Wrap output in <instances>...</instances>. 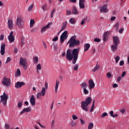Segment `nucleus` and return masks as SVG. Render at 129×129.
I'll return each instance as SVG.
<instances>
[{
  "label": "nucleus",
  "mask_w": 129,
  "mask_h": 129,
  "mask_svg": "<svg viewBox=\"0 0 129 129\" xmlns=\"http://www.w3.org/2000/svg\"><path fill=\"white\" fill-rule=\"evenodd\" d=\"M80 120L81 121V124H84V123H85L84 120H83V119H82V118L80 119Z\"/></svg>",
  "instance_id": "nucleus-58"
},
{
  "label": "nucleus",
  "mask_w": 129,
  "mask_h": 129,
  "mask_svg": "<svg viewBox=\"0 0 129 129\" xmlns=\"http://www.w3.org/2000/svg\"><path fill=\"white\" fill-rule=\"evenodd\" d=\"M117 46L118 44H114L111 46V49L113 52L116 51V49H117Z\"/></svg>",
  "instance_id": "nucleus-23"
},
{
  "label": "nucleus",
  "mask_w": 129,
  "mask_h": 129,
  "mask_svg": "<svg viewBox=\"0 0 129 129\" xmlns=\"http://www.w3.org/2000/svg\"><path fill=\"white\" fill-rule=\"evenodd\" d=\"M59 84H60V81L57 79L56 80L55 87V92L57 93L58 92V87H59Z\"/></svg>",
  "instance_id": "nucleus-19"
},
{
  "label": "nucleus",
  "mask_w": 129,
  "mask_h": 129,
  "mask_svg": "<svg viewBox=\"0 0 129 129\" xmlns=\"http://www.w3.org/2000/svg\"><path fill=\"white\" fill-rule=\"evenodd\" d=\"M66 39L67 38L60 36V43H61V44L63 43V42H64V41L66 40Z\"/></svg>",
  "instance_id": "nucleus-39"
},
{
  "label": "nucleus",
  "mask_w": 129,
  "mask_h": 129,
  "mask_svg": "<svg viewBox=\"0 0 129 129\" xmlns=\"http://www.w3.org/2000/svg\"><path fill=\"white\" fill-rule=\"evenodd\" d=\"M30 102L31 104V105L33 106L35 105L36 104V99H35V96H34V95H32L31 96V97L30 99Z\"/></svg>",
  "instance_id": "nucleus-15"
},
{
  "label": "nucleus",
  "mask_w": 129,
  "mask_h": 129,
  "mask_svg": "<svg viewBox=\"0 0 129 129\" xmlns=\"http://www.w3.org/2000/svg\"><path fill=\"white\" fill-rule=\"evenodd\" d=\"M68 34V31H65L64 32L62 33V35H61L60 36L63 37V38H66L67 39V38H68V35H67Z\"/></svg>",
  "instance_id": "nucleus-27"
},
{
  "label": "nucleus",
  "mask_w": 129,
  "mask_h": 129,
  "mask_svg": "<svg viewBox=\"0 0 129 129\" xmlns=\"http://www.w3.org/2000/svg\"><path fill=\"white\" fill-rule=\"evenodd\" d=\"M5 127L6 129H9V128H10V125L8 123L5 124Z\"/></svg>",
  "instance_id": "nucleus-50"
},
{
  "label": "nucleus",
  "mask_w": 129,
  "mask_h": 129,
  "mask_svg": "<svg viewBox=\"0 0 129 129\" xmlns=\"http://www.w3.org/2000/svg\"><path fill=\"white\" fill-rule=\"evenodd\" d=\"M42 9L43 12H46L47 11V4H45L44 5L42 6Z\"/></svg>",
  "instance_id": "nucleus-35"
},
{
  "label": "nucleus",
  "mask_w": 129,
  "mask_h": 129,
  "mask_svg": "<svg viewBox=\"0 0 129 129\" xmlns=\"http://www.w3.org/2000/svg\"><path fill=\"white\" fill-rule=\"evenodd\" d=\"M14 32L11 31L10 33V35L8 36V40L10 43H13L15 41V36L13 35Z\"/></svg>",
  "instance_id": "nucleus-8"
},
{
  "label": "nucleus",
  "mask_w": 129,
  "mask_h": 129,
  "mask_svg": "<svg viewBox=\"0 0 129 129\" xmlns=\"http://www.w3.org/2000/svg\"><path fill=\"white\" fill-rule=\"evenodd\" d=\"M6 53V44L2 43L1 46V54L2 56H4Z\"/></svg>",
  "instance_id": "nucleus-9"
},
{
  "label": "nucleus",
  "mask_w": 129,
  "mask_h": 129,
  "mask_svg": "<svg viewBox=\"0 0 129 129\" xmlns=\"http://www.w3.org/2000/svg\"><path fill=\"white\" fill-rule=\"evenodd\" d=\"M21 76V70L20 69L17 70V72L15 73V77H18V76Z\"/></svg>",
  "instance_id": "nucleus-29"
},
{
  "label": "nucleus",
  "mask_w": 129,
  "mask_h": 129,
  "mask_svg": "<svg viewBox=\"0 0 129 129\" xmlns=\"http://www.w3.org/2000/svg\"><path fill=\"white\" fill-rule=\"evenodd\" d=\"M45 90L46 89H48V83L47 82L45 83Z\"/></svg>",
  "instance_id": "nucleus-60"
},
{
  "label": "nucleus",
  "mask_w": 129,
  "mask_h": 129,
  "mask_svg": "<svg viewBox=\"0 0 129 129\" xmlns=\"http://www.w3.org/2000/svg\"><path fill=\"white\" fill-rule=\"evenodd\" d=\"M33 61L34 64H38L39 57L37 56H34L33 58Z\"/></svg>",
  "instance_id": "nucleus-24"
},
{
  "label": "nucleus",
  "mask_w": 129,
  "mask_h": 129,
  "mask_svg": "<svg viewBox=\"0 0 129 129\" xmlns=\"http://www.w3.org/2000/svg\"><path fill=\"white\" fill-rule=\"evenodd\" d=\"M118 26H119V23L118 22H117L114 26V27L116 28V31H117V30H118Z\"/></svg>",
  "instance_id": "nucleus-43"
},
{
  "label": "nucleus",
  "mask_w": 129,
  "mask_h": 129,
  "mask_svg": "<svg viewBox=\"0 0 129 129\" xmlns=\"http://www.w3.org/2000/svg\"><path fill=\"white\" fill-rule=\"evenodd\" d=\"M72 118H73V119L75 120V119H78V117H77V116H76V115L74 114V115H72Z\"/></svg>",
  "instance_id": "nucleus-45"
},
{
  "label": "nucleus",
  "mask_w": 129,
  "mask_h": 129,
  "mask_svg": "<svg viewBox=\"0 0 129 129\" xmlns=\"http://www.w3.org/2000/svg\"><path fill=\"white\" fill-rule=\"evenodd\" d=\"M26 84L24 82H17L15 84L16 88H21L22 86H24Z\"/></svg>",
  "instance_id": "nucleus-12"
},
{
  "label": "nucleus",
  "mask_w": 129,
  "mask_h": 129,
  "mask_svg": "<svg viewBox=\"0 0 129 129\" xmlns=\"http://www.w3.org/2000/svg\"><path fill=\"white\" fill-rule=\"evenodd\" d=\"M42 96H45L46 95V89L44 87L42 88L41 91L40 92Z\"/></svg>",
  "instance_id": "nucleus-26"
},
{
  "label": "nucleus",
  "mask_w": 129,
  "mask_h": 129,
  "mask_svg": "<svg viewBox=\"0 0 129 129\" xmlns=\"http://www.w3.org/2000/svg\"><path fill=\"white\" fill-rule=\"evenodd\" d=\"M125 74H126V73L125 71L123 72L121 75L122 77H124L125 76Z\"/></svg>",
  "instance_id": "nucleus-61"
},
{
  "label": "nucleus",
  "mask_w": 129,
  "mask_h": 129,
  "mask_svg": "<svg viewBox=\"0 0 129 129\" xmlns=\"http://www.w3.org/2000/svg\"><path fill=\"white\" fill-rule=\"evenodd\" d=\"M34 24H35V20L31 19L30 22V28H33V27H34Z\"/></svg>",
  "instance_id": "nucleus-30"
},
{
  "label": "nucleus",
  "mask_w": 129,
  "mask_h": 129,
  "mask_svg": "<svg viewBox=\"0 0 129 129\" xmlns=\"http://www.w3.org/2000/svg\"><path fill=\"white\" fill-rule=\"evenodd\" d=\"M99 68H100V66H99V64H98V62H97L94 69L92 70L93 72H95V71L98 70Z\"/></svg>",
  "instance_id": "nucleus-28"
},
{
  "label": "nucleus",
  "mask_w": 129,
  "mask_h": 129,
  "mask_svg": "<svg viewBox=\"0 0 129 129\" xmlns=\"http://www.w3.org/2000/svg\"><path fill=\"white\" fill-rule=\"evenodd\" d=\"M42 96V94H41L40 92L36 94V99H42V98L41 97Z\"/></svg>",
  "instance_id": "nucleus-32"
},
{
  "label": "nucleus",
  "mask_w": 129,
  "mask_h": 129,
  "mask_svg": "<svg viewBox=\"0 0 129 129\" xmlns=\"http://www.w3.org/2000/svg\"><path fill=\"white\" fill-rule=\"evenodd\" d=\"M66 27H67V21H65L63 23L60 31H63V30H65V29H66Z\"/></svg>",
  "instance_id": "nucleus-25"
},
{
  "label": "nucleus",
  "mask_w": 129,
  "mask_h": 129,
  "mask_svg": "<svg viewBox=\"0 0 129 129\" xmlns=\"http://www.w3.org/2000/svg\"><path fill=\"white\" fill-rule=\"evenodd\" d=\"M18 108H21L22 106H23V102L22 101H20L18 105H17Z\"/></svg>",
  "instance_id": "nucleus-40"
},
{
  "label": "nucleus",
  "mask_w": 129,
  "mask_h": 129,
  "mask_svg": "<svg viewBox=\"0 0 129 129\" xmlns=\"http://www.w3.org/2000/svg\"><path fill=\"white\" fill-rule=\"evenodd\" d=\"M50 25H51V23H49L46 26L43 27L41 29V31H40L41 33H44L46 31V30H48V29H49V28H50Z\"/></svg>",
  "instance_id": "nucleus-18"
},
{
  "label": "nucleus",
  "mask_w": 129,
  "mask_h": 129,
  "mask_svg": "<svg viewBox=\"0 0 129 129\" xmlns=\"http://www.w3.org/2000/svg\"><path fill=\"white\" fill-rule=\"evenodd\" d=\"M81 87H83L84 89L85 88H87V85L86 83H82L81 84Z\"/></svg>",
  "instance_id": "nucleus-37"
},
{
  "label": "nucleus",
  "mask_w": 129,
  "mask_h": 129,
  "mask_svg": "<svg viewBox=\"0 0 129 129\" xmlns=\"http://www.w3.org/2000/svg\"><path fill=\"white\" fill-rule=\"evenodd\" d=\"M85 3V0H79L80 9H85V6L84 5Z\"/></svg>",
  "instance_id": "nucleus-16"
},
{
  "label": "nucleus",
  "mask_w": 129,
  "mask_h": 129,
  "mask_svg": "<svg viewBox=\"0 0 129 129\" xmlns=\"http://www.w3.org/2000/svg\"><path fill=\"white\" fill-rule=\"evenodd\" d=\"M69 42H70L69 44V47L70 48H74V47L79 46V44H80V41L78 40H76V35L71 37L69 40Z\"/></svg>",
  "instance_id": "nucleus-3"
},
{
  "label": "nucleus",
  "mask_w": 129,
  "mask_h": 129,
  "mask_svg": "<svg viewBox=\"0 0 129 129\" xmlns=\"http://www.w3.org/2000/svg\"><path fill=\"white\" fill-rule=\"evenodd\" d=\"M36 123H37V124H38L39 125H40V126H41V127H42L43 128H44V127H45L44 126H43L42 125V124H41V123H40V122H36Z\"/></svg>",
  "instance_id": "nucleus-54"
},
{
  "label": "nucleus",
  "mask_w": 129,
  "mask_h": 129,
  "mask_svg": "<svg viewBox=\"0 0 129 129\" xmlns=\"http://www.w3.org/2000/svg\"><path fill=\"white\" fill-rule=\"evenodd\" d=\"M106 76L108 79L111 77V75L110 73H107L106 74Z\"/></svg>",
  "instance_id": "nucleus-48"
},
{
  "label": "nucleus",
  "mask_w": 129,
  "mask_h": 129,
  "mask_svg": "<svg viewBox=\"0 0 129 129\" xmlns=\"http://www.w3.org/2000/svg\"><path fill=\"white\" fill-rule=\"evenodd\" d=\"M9 98V96L8 95L6 94V92H4L3 93V95L1 96V101H0V103L1 102H3V105L4 106H6L7 105V102H8V98Z\"/></svg>",
  "instance_id": "nucleus-5"
},
{
  "label": "nucleus",
  "mask_w": 129,
  "mask_h": 129,
  "mask_svg": "<svg viewBox=\"0 0 129 129\" xmlns=\"http://www.w3.org/2000/svg\"><path fill=\"white\" fill-rule=\"evenodd\" d=\"M117 81L118 82H119V81H120V80H121V77H118L117 79H116Z\"/></svg>",
  "instance_id": "nucleus-62"
},
{
  "label": "nucleus",
  "mask_w": 129,
  "mask_h": 129,
  "mask_svg": "<svg viewBox=\"0 0 129 129\" xmlns=\"http://www.w3.org/2000/svg\"><path fill=\"white\" fill-rule=\"evenodd\" d=\"M107 38H108V32H106L104 33L103 36V40L104 42H105L106 40H107Z\"/></svg>",
  "instance_id": "nucleus-21"
},
{
  "label": "nucleus",
  "mask_w": 129,
  "mask_h": 129,
  "mask_svg": "<svg viewBox=\"0 0 129 129\" xmlns=\"http://www.w3.org/2000/svg\"><path fill=\"white\" fill-rule=\"evenodd\" d=\"M52 45L53 46V48H54V50H56V49L57 48V43H56L55 42H53Z\"/></svg>",
  "instance_id": "nucleus-47"
},
{
  "label": "nucleus",
  "mask_w": 129,
  "mask_h": 129,
  "mask_svg": "<svg viewBox=\"0 0 129 129\" xmlns=\"http://www.w3.org/2000/svg\"><path fill=\"white\" fill-rule=\"evenodd\" d=\"M106 115H107V113H106V112H104L102 114V117H105V116H106Z\"/></svg>",
  "instance_id": "nucleus-55"
},
{
  "label": "nucleus",
  "mask_w": 129,
  "mask_h": 129,
  "mask_svg": "<svg viewBox=\"0 0 129 129\" xmlns=\"http://www.w3.org/2000/svg\"><path fill=\"white\" fill-rule=\"evenodd\" d=\"M94 103H95V100L94 99L92 103V106L90 110L91 112H93V109H94Z\"/></svg>",
  "instance_id": "nucleus-31"
},
{
  "label": "nucleus",
  "mask_w": 129,
  "mask_h": 129,
  "mask_svg": "<svg viewBox=\"0 0 129 129\" xmlns=\"http://www.w3.org/2000/svg\"><path fill=\"white\" fill-rule=\"evenodd\" d=\"M79 67V66H78V64H75L74 67V70L75 71H77V70H78V68Z\"/></svg>",
  "instance_id": "nucleus-42"
},
{
  "label": "nucleus",
  "mask_w": 129,
  "mask_h": 129,
  "mask_svg": "<svg viewBox=\"0 0 129 129\" xmlns=\"http://www.w3.org/2000/svg\"><path fill=\"white\" fill-rule=\"evenodd\" d=\"M4 38H5V35L4 34L1 35L0 36V41H3Z\"/></svg>",
  "instance_id": "nucleus-49"
},
{
  "label": "nucleus",
  "mask_w": 129,
  "mask_h": 129,
  "mask_svg": "<svg viewBox=\"0 0 129 129\" xmlns=\"http://www.w3.org/2000/svg\"><path fill=\"white\" fill-rule=\"evenodd\" d=\"M17 26H18V28H24V22L23 21V18L22 17L20 16L17 17Z\"/></svg>",
  "instance_id": "nucleus-6"
},
{
  "label": "nucleus",
  "mask_w": 129,
  "mask_h": 129,
  "mask_svg": "<svg viewBox=\"0 0 129 129\" xmlns=\"http://www.w3.org/2000/svg\"><path fill=\"white\" fill-rule=\"evenodd\" d=\"M92 101V98L90 97H88L86 98L85 101L81 102V108L85 111H88V105L91 103Z\"/></svg>",
  "instance_id": "nucleus-2"
},
{
  "label": "nucleus",
  "mask_w": 129,
  "mask_h": 129,
  "mask_svg": "<svg viewBox=\"0 0 129 129\" xmlns=\"http://www.w3.org/2000/svg\"><path fill=\"white\" fill-rule=\"evenodd\" d=\"M93 125H94V124H93V123H92V122H90L89 123V125H88V129H91V128H92V127H93Z\"/></svg>",
  "instance_id": "nucleus-41"
},
{
  "label": "nucleus",
  "mask_w": 129,
  "mask_h": 129,
  "mask_svg": "<svg viewBox=\"0 0 129 129\" xmlns=\"http://www.w3.org/2000/svg\"><path fill=\"white\" fill-rule=\"evenodd\" d=\"M19 65L23 66L24 70L28 69V62H27V59L24 58V57H21L20 58Z\"/></svg>",
  "instance_id": "nucleus-4"
},
{
  "label": "nucleus",
  "mask_w": 129,
  "mask_h": 129,
  "mask_svg": "<svg viewBox=\"0 0 129 129\" xmlns=\"http://www.w3.org/2000/svg\"><path fill=\"white\" fill-rule=\"evenodd\" d=\"M89 48H90V44L89 43H86L84 44V52H86V51H88L89 50Z\"/></svg>",
  "instance_id": "nucleus-22"
},
{
  "label": "nucleus",
  "mask_w": 129,
  "mask_h": 129,
  "mask_svg": "<svg viewBox=\"0 0 129 129\" xmlns=\"http://www.w3.org/2000/svg\"><path fill=\"white\" fill-rule=\"evenodd\" d=\"M116 19V18L115 16H113V17H111L110 21H111V22H113V21H114Z\"/></svg>",
  "instance_id": "nucleus-52"
},
{
  "label": "nucleus",
  "mask_w": 129,
  "mask_h": 129,
  "mask_svg": "<svg viewBox=\"0 0 129 129\" xmlns=\"http://www.w3.org/2000/svg\"><path fill=\"white\" fill-rule=\"evenodd\" d=\"M89 88L90 89H92V88H94V86H95V84H94V82L92 79H90L89 81Z\"/></svg>",
  "instance_id": "nucleus-17"
},
{
  "label": "nucleus",
  "mask_w": 129,
  "mask_h": 129,
  "mask_svg": "<svg viewBox=\"0 0 129 129\" xmlns=\"http://www.w3.org/2000/svg\"><path fill=\"white\" fill-rule=\"evenodd\" d=\"M11 57H8L7 58V61H6V63L7 64V63H9V62H10L11 61Z\"/></svg>",
  "instance_id": "nucleus-51"
},
{
  "label": "nucleus",
  "mask_w": 129,
  "mask_h": 129,
  "mask_svg": "<svg viewBox=\"0 0 129 129\" xmlns=\"http://www.w3.org/2000/svg\"><path fill=\"white\" fill-rule=\"evenodd\" d=\"M80 48H74L73 50L68 49L67 50L66 58L69 61H72L73 64H75L78 59V54H79Z\"/></svg>",
  "instance_id": "nucleus-1"
},
{
  "label": "nucleus",
  "mask_w": 129,
  "mask_h": 129,
  "mask_svg": "<svg viewBox=\"0 0 129 129\" xmlns=\"http://www.w3.org/2000/svg\"><path fill=\"white\" fill-rule=\"evenodd\" d=\"M37 69V72L39 73V71L38 70H41L42 69V66H41V64L38 63L36 66Z\"/></svg>",
  "instance_id": "nucleus-33"
},
{
  "label": "nucleus",
  "mask_w": 129,
  "mask_h": 129,
  "mask_svg": "<svg viewBox=\"0 0 129 129\" xmlns=\"http://www.w3.org/2000/svg\"><path fill=\"white\" fill-rule=\"evenodd\" d=\"M8 25L9 29H11L14 28V23L13 22V20H12V19H9L8 20Z\"/></svg>",
  "instance_id": "nucleus-13"
},
{
  "label": "nucleus",
  "mask_w": 129,
  "mask_h": 129,
  "mask_svg": "<svg viewBox=\"0 0 129 129\" xmlns=\"http://www.w3.org/2000/svg\"><path fill=\"white\" fill-rule=\"evenodd\" d=\"M114 59L115 60V62L117 63H118V61H119L120 57H119V56L117 55L115 57H114Z\"/></svg>",
  "instance_id": "nucleus-34"
},
{
  "label": "nucleus",
  "mask_w": 129,
  "mask_h": 129,
  "mask_svg": "<svg viewBox=\"0 0 129 129\" xmlns=\"http://www.w3.org/2000/svg\"><path fill=\"white\" fill-rule=\"evenodd\" d=\"M57 40H58V36H56L53 39H52V41L56 42V41H57Z\"/></svg>",
  "instance_id": "nucleus-56"
},
{
  "label": "nucleus",
  "mask_w": 129,
  "mask_h": 129,
  "mask_svg": "<svg viewBox=\"0 0 129 129\" xmlns=\"http://www.w3.org/2000/svg\"><path fill=\"white\" fill-rule=\"evenodd\" d=\"M84 93L85 94H88V93H89V92L88 90H87V89H86V88L84 89Z\"/></svg>",
  "instance_id": "nucleus-46"
},
{
  "label": "nucleus",
  "mask_w": 129,
  "mask_h": 129,
  "mask_svg": "<svg viewBox=\"0 0 129 129\" xmlns=\"http://www.w3.org/2000/svg\"><path fill=\"white\" fill-rule=\"evenodd\" d=\"M109 10L107 9V5H104L100 10V13H107Z\"/></svg>",
  "instance_id": "nucleus-10"
},
{
  "label": "nucleus",
  "mask_w": 129,
  "mask_h": 129,
  "mask_svg": "<svg viewBox=\"0 0 129 129\" xmlns=\"http://www.w3.org/2000/svg\"><path fill=\"white\" fill-rule=\"evenodd\" d=\"M32 109H31V107H28L27 108H24L21 112L20 114H23L25 113V112H30L31 111Z\"/></svg>",
  "instance_id": "nucleus-14"
},
{
  "label": "nucleus",
  "mask_w": 129,
  "mask_h": 129,
  "mask_svg": "<svg viewBox=\"0 0 129 129\" xmlns=\"http://www.w3.org/2000/svg\"><path fill=\"white\" fill-rule=\"evenodd\" d=\"M72 14L74 15H79V12H78V10H77V9L75 6H74L73 8V10L72 11Z\"/></svg>",
  "instance_id": "nucleus-20"
},
{
  "label": "nucleus",
  "mask_w": 129,
  "mask_h": 129,
  "mask_svg": "<svg viewBox=\"0 0 129 129\" xmlns=\"http://www.w3.org/2000/svg\"><path fill=\"white\" fill-rule=\"evenodd\" d=\"M94 41V42H97L98 43H99V42H100V39L99 38H95Z\"/></svg>",
  "instance_id": "nucleus-53"
},
{
  "label": "nucleus",
  "mask_w": 129,
  "mask_h": 129,
  "mask_svg": "<svg viewBox=\"0 0 129 129\" xmlns=\"http://www.w3.org/2000/svg\"><path fill=\"white\" fill-rule=\"evenodd\" d=\"M70 23L72 25L75 24V19L74 18H71L70 20Z\"/></svg>",
  "instance_id": "nucleus-38"
},
{
  "label": "nucleus",
  "mask_w": 129,
  "mask_h": 129,
  "mask_svg": "<svg viewBox=\"0 0 129 129\" xmlns=\"http://www.w3.org/2000/svg\"><path fill=\"white\" fill-rule=\"evenodd\" d=\"M71 125L72 126H75V125H76V123H75L74 121H73L71 123Z\"/></svg>",
  "instance_id": "nucleus-64"
},
{
  "label": "nucleus",
  "mask_w": 129,
  "mask_h": 129,
  "mask_svg": "<svg viewBox=\"0 0 129 129\" xmlns=\"http://www.w3.org/2000/svg\"><path fill=\"white\" fill-rule=\"evenodd\" d=\"M71 10H67V13H66V15L67 16H70V15H71Z\"/></svg>",
  "instance_id": "nucleus-44"
},
{
  "label": "nucleus",
  "mask_w": 129,
  "mask_h": 129,
  "mask_svg": "<svg viewBox=\"0 0 129 129\" xmlns=\"http://www.w3.org/2000/svg\"><path fill=\"white\" fill-rule=\"evenodd\" d=\"M124 29L121 28L119 30V33H120V34H122V31H124Z\"/></svg>",
  "instance_id": "nucleus-59"
},
{
  "label": "nucleus",
  "mask_w": 129,
  "mask_h": 129,
  "mask_svg": "<svg viewBox=\"0 0 129 129\" xmlns=\"http://www.w3.org/2000/svg\"><path fill=\"white\" fill-rule=\"evenodd\" d=\"M112 86L113 88H116V87H118V85L116 84H113Z\"/></svg>",
  "instance_id": "nucleus-63"
},
{
  "label": "nucleus",
  "mask_w": 129,
  "mask_h": 129,
  "mask_svg": "<svg viewBox=\"0 0 129 129\" xmlns=\"http://www.w3.org/2000/svg\"><path fill=\"white\" fill-rule=\"evenodd\" d=\"M112 38L114 45H118L119 43V37H118V36H114Z\"/></svg>",
  "instance_id": "nucleus-11"
},
{
  "label": "nucleus",
  "mask_w": 129,
  "mask_h": 129,
  "mask_svg": "<svg viewBox=\"0 0 129 129\" xmlns=\"http://www.w3.org/2000/svg\"><path fill=\"white\" fill-rule=\"evenodd\" d=\"M2 84L4 86H7V87L10 86L11 85V79L4 77L2 81Z\"/></svg>",
  "instance_id": "nucleus-7"
},
{
  "label": "nucleus",
  "mask_w": 129,
  "mask_h": 129,
  "mask_svg": "<svg viewBox=\"0 0 129 129\" xmlns=\"http://www.w3.org/2000/svg\"><path fill=\"white\" fill-rule=\"evenodd\" d=\"M124 64V61H123V60H121L119 62L120 66H122V65H123Z\"/></svg>",
  "instance_id": "nucleus-57"
},
{
  "label": "nucleus",
  "mask_w": 129,
  "mask_h": 129,
  "mask_svg": "<svg viewBox=\"0 0 129 129\" xmlns=\"http://www.w3.org/2000/svg\"><path fill=\"white\" fill-rule=\"evenodd\" d=\"M34 8V4H31L28 9V12H31L32 10H33V8Z\"/></svg>",
  "instance_id": "nucleus-36"
}]
</instances>
